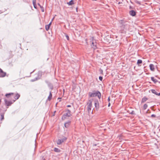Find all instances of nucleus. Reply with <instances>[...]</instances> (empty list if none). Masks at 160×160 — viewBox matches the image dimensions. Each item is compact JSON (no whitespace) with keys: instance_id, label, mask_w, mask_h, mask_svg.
<instances>
[{"instance_id":"f257e3e1","label":"nucleus","mask_w":160,"mask_h":160,"mask_svg":"<svg viewBox=\"0 0 160 160\" xmlns=\"http://www.w3.org/2000/svg\"><path fill=\"white\" fill-rule=\"evenodd\" d=\"M119 22L120 24V27L121 31L126 32V31L129 30V25L128 22L121 20L119 21Z\"/></svg>"},{"instance_id":"f03ea898","label":"nucleus","mask_w":160,"mask_h":160,"mask_svg":"<svg viewBox=\"0 0 160 160\" xmlns=\"http://www.w3.org/2000/svg\"><path fill=\"white\" fill-rule=\"evenodd\" d=\"M93 101V99H91L89 100L87 102L86 106H87V110L88 113H92V102Z\"/></svg>"},{"instance_id":"7ed1b4c3","label":"nucleus","mask_w":160,"mask_h":160,"mask_svg":"<svg viewBox=\"0 0 160 160\" xmlns=\"http://www.w3.org/2000/svg\"><path fill=\"white\" fill-rule=\"evenodd\" d=\"M88 95L90 97H94L97 96L100 99L101 97V94L98 91H93L91 92H89Z\"/></svg>"},{"instance_id":"20e7f679","label":"nucleus","mask_w":160,"mask_h":160,"mask_svg":"<svg viewBox=\"0 0 160 160\" xmlns=\"http://www.w3.org/2000/svg\"><path fill=\"white\" fill-rule=\"evenodd\" d=\"M66 111L67 112L65 113L62 117V119L63 120H64L67 117H70L72 115L71 113V111L67 109Z\"/></svg>"},{"instance_id":"39448f33","label":"nucleus","mask_w":160,"mask_h":160,"mask_svg":"<svg viewBox=\"0 0 160 160\" xmlns=\"http://www.w3.org/2000/svg\"><path fill=\"white\" fill-rule=\"evenodd\" d=\"M67 138L64 137L63 138L61 139H58L57 141V144L58 145H60L67 140Z\"/></svg>"},{"instance_id":"423d86ee","label":"nucleus","mask_w":160,"mask_h":160,"mask_svg":"<svg viewBox=\"0 0 160 160\" xmlns=\"http://www.w3.org/2000/svg\"><path fill=\"white\" fill-rule=\"evenodd\" d=\"M6 75V73L4 72L0 68V77H4Z\"/></svg>"},{"instance_id":"0eeeda50","label":"nucleus","mask_w":160,"mask_h":160,"mask_svg":"<svg viewBox=\"0 0 160 160\" xmlns=\"http://www.w3.org/2000/svg\"><path fill=\"white\" fill-rule=\"evenodd\" d=\"M94 105L96 109H98L99 108V103L98 101L97 100H95L94 101Z\"/></svg>"},{"instance_id":"6e6552de","label":"nucleus","mask_w":160,"mask_h":160,"mask_svg":"<svg viewBox=\"0 0 160 160\" xmlns=\"http://www.w3.org/2000/svg\"><path fill=\"white\" fill-rule=\"evenodd\" d=\"M129 14L132 16H134L136 15V12L133 10H131L129 11Z\"/></svg>"},{"instance_id":"1a4fd4ad","label":"nucleus","mask_w":160,"mask_h":160,"mask_svg":"<svg viewBox=\"0 0 160 160\" xmlns=\"http://www.w3.org/2000/svg\"><path fill=\"white\" fill-rule=\"evenodd\" d=\"M71 122L70 121H68V122H65L64 124V126L66 128H68L69 127L70 124Z\"/></svg>"},{"instance_id":"9d476101","label":"nucleus","mask_w":160,"mask_h":160,"mask_svg":"<svg viewBox=\"0 0 160 160\" xmlns=\"http://www.w3.org/2000/svg\"><path fill=\"white\" fill-rule=\"evenodd\" d=\"M5 102L6 105L8 106H10L12 103L11 102L8 101L6 100H5Z\"/></svg>"},{"instance_id":"9b49d317","label":"nucleus","mask_w":160,"mask_h":160,"mask_svg":"<svg viewBox=\"0 0 160 160\" xmlns=\"http://www.w3.org/2000/svg\"><path fill=\"white\" fill-rule=\"evenodd\" d=\"M149 67H150V69L152 71H154V70H155V68H154V66L153 64H150L149 65Z\"/></svg>"},{"instance_id":"f8f14e48","label":"nucleus","mask_w":160,"mask_h":160,"mask_svg":"<svg viewBox=\"0 0 160 160\" xmlns=\"http://www.w3.org/2000/svg\"><path fill=\"white\" fill-rule=\"evenodd\" d=\"M51 23L52 22H51L48 25H46L45 29L47 31H48L49 30Z\"/></svg>"},{"instance_id":"ddd939ff","label":"nucleus","mask_w":160,"mask_h":160,"mask_svg":"<svg viewBox=\"0 0 160 160\" xmlns=\"http://www.w3.org/2000/svg\"><path fill=\"white\" fill-rule=\"evenodd\" d=\"M92 47L94 49H95L96 48V43H94V41L92 42Z\"/></svg>"},{"instance_id":"4468645a","label":"nucleus","mask_w":160,"mask_h":160,"mask_svg":"<svg viewBox=\"0 0 160 160\" xmlns=\"http://www.w3.org/2000/svg\"><path fill=\"white\" fill-rule=\"evenodd\" d=\"M52 97V94L51 91H50L49 93V95L48 97V100L50 101Z\"/></svg>"},{"instance_id":"2eb2a0df","label":"nucleus","mask_w":160,"mask_h":160,"mask_svg":"<svg viewBox=\"0 0 160 160\" xmlns=\"http://www.w3.org/2000/svg\"><path fill=\"white\" fill-rule=\"evenodd\" d=\"M54 151L57 152H61V150L58 148H55L54 149Z\"/></svg>"},{"instance_id":"dca6fc26","label":"nucleus","mask_w":160,"mask_h":160,"mask_svg":"<svg viewBox=\"0 0 160 160\" xmlns=\"http://www.w3.org/2000/svg\"><path fill=\"white\" fill-rule=\"evenodd\" d=\"M148 100V98L146 97L143 98L141 101L142 103H143L145 102Z\"/></svg>"},{"instance_id":"f3484780","label":"nucleus","mask_w":160,"mask_h":160,"mask_svg":"<svg viewBox=\"0 0 160 160\" xmlns=\"http://www.w3.org/2000/svg\"><path fill=\"white\" fill-rule=\"evenodd\" d=\"M142 63V61L141 59H139L138 60L137 62V64L138 65V66H140L141 65H139L140 64H141Z\"/></svg>"},{"instance_id":"a211bd4d","label":"nucleus","mask_w":160,"mask_h":160,"mask_svg":"<svg viewBox=\"0 0 160 160\" xmlns=\"http://www.w3.org/2000/svg\"><path fill=\"white\" fill-rule=\"evenodd\" d=\"M20 95L19 94H18V93L16 94L15 96L14 97V98H15V100L18 99L20 97Z\"/></svg>"},{"instance_id":"6ab92c4d","label":"nucleus","mask_w":160,"mask_h":160,"mask_svg":"<svg viewBox=\"0 0 160 160\" xmlns=\"http://www.w3.org/2000/svg\"><path fill=\"white\" fill-rule=\"evenodd\" d=\"M74 4L73 1V0H71L69 2L67 3V4L69 5H71Z\"/></svg>"},{"instance_id":"aec40b11","label":"nucleus","mask_w":160,"mask_h":160,"mask_svg":"<svg viewBox=\"0 0 160 160\" xmlns=\"http://www.w3.org/2000/svg\"><path fill=\"white\" fill-rule=\"evenodd\" d=\"M151 80L153 81L155 83H156L158 81L157 79H154V78L153 77H152L151 78Z\"/></svg>"},{"instance_id":"412c9836","label":"nucleus","mask_w":160,"mask_h":160,"mask_svg":"<svg viewBox=\"0 0 160 160\" xmlns=\"http://www.w3.org/2000/svg\"><path fill=\"white\" fill-rule=\"evenodd\" d=\"M152 91V92L155 94L158 95V93L154 89H152L151 90Z\"/></svg>"},{"instance_id":"4be33fe9","label":"nucleus","mask_w":160,"mask_h":160,"mask_svg":"<svg viewBox=\"0 0 160 160\" xmlns=\"http://www.w3.org/2000/svg\"><path fill=\"white\" fill-rule=\"evenodd\" d=\"M36 0H33V5L34 6V8H36Z\"/></svg>"},{"instance_id":"5701e85b","label":"nucleus","mask_w":160,"mask_h":160,"mask_svg":"<svg viewBox=\"0 0 160 160\" xmlns=\"http://www.w3.org/2000/svg\"><path fill=\"white\" fill-rule=\"evenodd\" d=\"M13 93H7L6 94L5 96L7 97L8 98L9 97V96H10L11 95H13Z\"/></svg>"},{"instance_id":"b1692460","label":"nucleus","mask_w":160,"mask_h":160,"mask_svg":"<svg viewBox=\"0 0 160 160\" xmlns=\"http://www.w3.org/2000/svg\"><path fill=\"white\" fill-rule=\"evenodd\" d=\"M148 107V105L146 104H144L143 106V109L145 110L147 109Z\"/></svg>"},{"instance_id":"393cba45","label":"nucleus","mask_w":160,"mask_h":160,"mask_svg":"<svg viewBox=\"0 0 160 160\" xmlns=\"http://www.w3.org/2000/svg\"><path fill=\"white\" fill-rule=\"evenodd\" d=\"M4 114H2L1 115V120L2 121V120H3V119H4Z\"/></svg>"},{"instance_id":"a878e982","label":"nucleus","mask_w":160,"mask_h":160,"mask_svg":"<svg viewBox=\"0 0 160 160\" xmlns=\"http://www.w3.org/2000/svg\"><path fill=\"white\" fill-rule=\"evenodd\" d=\"M130 113L131 114H135V112L134 111H132L131 112H130Z\"/></svg>"},{"instance_id":"bb28decb","label":"nucleus","mask_w":160,"mask_h":160,"mask_svg":"<svg viewBox=\"0 0 160 160\" xmlns=\"http://www.w3.org/2000/svg\"><path fill=\"white\" fill-rule=\"evenodd\" d=\"M65 36L67 39L68 40H69V36H68V35H67V34H66L65 35Z\"/></svg>"},{"instance_id":"cd10ccee","label":"nucleus","mask_w":160,"mask_h":160,"mask_svg":"<svg viewBox=\"0 0 160 160\" xmlns=\"http://www.w3.org/2000/svg\"><path fill=\"white\" fill-rule=\"evenodd\" d=\"M136 2L138 4H139V5H140L141 4V3L139 1H136Z\"/></svg>"},{"instance_id":"c85d7f7f","label":"nucleus","mask_w":160,"mask_h":160,"mask_svg":"<svg viewBox=\"0 0 160 160\" xmlns=\"http://www.w3.org/2000/svg\"><path fill=\"white\" fill-rule=\"evenodd\" d=\"M99 79L100 81H102V77H101V76H100V77H99Z\"/></svg>"},{"instance_id":"c756f323","label":"nucleus","mask_w":160,"mask_h":160,"mask_svg":"<svg viewBox=\"0 0 160 160\" xmlns=\"http://www.w3.org/2000/svg\"><path fill=\"white\" fill-rule=\"evenodd\" d=\"M151 117H156V115L154 114H152L151 115Z\"/></svg>"},{"instance_id":"7c9ffc66","label":"nucleus","mask_w":160,"mask_h":160,"mask_svg":"<svg viewBox=\"0 0 160 160\" xmlns=\"http://www.w3.org/2000/svg\"><path fill=\"white\" fill-rule=\"evenodd\" d=\"M41 8V10L42 11V12H43L44 11V9L42 7V8Z\"/></svg>"},{"instance_id":"2f4dec72","label":"nucleus","mask_w":160,"mask_h":160,"mask_svg":"<svg viewBox=\"0 0 160 160\" xmlns=\"http://www.w3.org/2000/svg\"><path fill=\"white\" fill-rule=\"evenodd\" d=\"M38 5H39L40 6V8H42V7L41 6L39 3H38Z\"/></svg>"},{"instance_id":"473e14b6","label":"nucleus","mask_w":160,"mask_h":160,"mask_svg":"<svg viewBox=\"0 0 160 160\" xmlns=\"http://www.w3.org/2000/svg\"><path fill=\"white\" fill-rule=\"evenodd\" d=\"M108 100L109 102L110 101V97H109L108 98Z\"/></svg>"},{"instance_id":"72a5a7b5","label":"nucleus","mask_w":160,"mask_h":160,"mask_svg":"<svg viewBox=\"0 0 160 160\" xmlns=\"http://www.w3.org/2000/svg\"><path fill=\"white\" fill-rule=\"evenodd\" d=\"M110 106V102H109L108 104V107H109Z\"/></svg>"},{"instance_id":"f704fd0d","label":"nucleus","mask_w":160,"mask_h":160,"mask_svg":"<svg viewBox=\"0 0 160 160\" xmlns=\"http://www.w3.org/2000/svg\"><path fill=\"white\" fill-rule=\"evenodd\" d=\"M67 107H71V106L70 105H68L67 106Z\"/></svg>"},{"instance_id":"c9c22d12","label":"nucleus","mask_w":160,"mask_h":160,"mask_svg":"<svg viewBox=\"0 0 160 160\" xmlns=\"http://www.w3.org/2000/svg\"><path fill=\"white\" fill-rule=\"evenodd\" d=\"M35 81V80H34H34L32 79V80H31V81H32V82H33V81Z\"/></svg>"},{"instance_id":"e433bc0d","label":"nucleus","mask_w":160,"mask_h":160,"mask_svg":"<svg viewBox=\"0 0 160 160\" xmlns=\"http://www.w3.org/2000/svg\"><path fill=\"white\" fill-rule=\"evenodd\" d=\"M97 145V144H95L93 145V146H96Z\"/></svg>"},{"instance_id":"4c0bfd02","label":"nucleus","mask_w":160,"mask_h":160,"mask_svg":"<svg viewBox=\"0 0 160 160\" xmlns=\"http://www.w3.org/2000/svg\"><path fill=\"white\" fill-rule=\"evenodd\" d=\"M158 96H160V92L158 93Z\"/></svg>"},{"instance_id":"58836bf2","label":"nucleus","mask_w":160,"mask_h":160,"mask_svg":"<svg viewBox=\"0 0 160 160\" xmlns=\"http://www.w3.org/2000/svg\"><path fill=\"white\" fill-rule=\"evenodd\" d=\"M121 3V2H118V4H120V3Z\"/></svg>"},{"instance_id":"ea45409f","label":"nucleus","mask_w":160,"mask_h":160,"mask_svg":"<svg viewBox=\"0 0 160 160\" xmlns=\"http://www.w3.org/2000/svg\"><path fill=\"white\" fill-rule=\"evenodd\" d=\"M58 99H61V98H58Z\"/></svg>"},{"instance_id":"a19ab883","label":"nucleus","mask_w":160,"mask_h":160,"mask_svg":"<svg viewBox=\"0 0 160 160\" xmlns=\"http://www.w3.org/2000/svg\"><path fill=\"white\" fill-rule=\"evenodd\" d=\"M43 160H45V159L44 158V159H43Z\"/></svg>"},{"instance_id":"79ce46f5","label":"nucleus","mask_w":160,"mask_h":160,"mask_svg":"<svg viewBox=\"0 0 160 160\" xmlns=\"http://www.w3.org/2000/svg\"><path fill=\"white\" fill-rule=\"evenodd\" d=\"M53 19H54V18H53L52 20H53Z\"/></svg>"},{"instance_id":"37998d69","label":"nucleus","mask_w":160,"mask_h":160,"mask_svg":"<svg viewBox=\"0 0 160 160\" xmlns=\"http://www.w3.org/2000/svg\"><path fill=\"white\" fill-rule=\"evenodd\" d=\"M53 19H54V18H53L52 20H53Z\"/></svg>"},{"instance_id":"c03bdc74","label":"nucleus","mask_w":160,"mask_h":160,"mask_svg":"<svg viewBox=\"0 0 160 160\" xmlns=\"http://www.w3.org/2000/svg\"><path fill=\"white\" fill-rule=\"evenodd\" d=\"M53 19H54V18H53L52 20H53Z\"/></svg>"},{"instance_id":"a18cd8bd","label":"nucleus","mask_w":160,"mask_h":160,"mask_svg":"<svg viewBox=\"0 0 160 160\" xmlns=\"http://www.w3.org/2000/svg\"><path fill=\"white\" fill-rule=\"evenodd\" d=\"M63 92H64V89H63Z\"/></svg>"},{"instance_id":"49530a36","label":"nucleus","mask_w":160,"mask_h":160,"mask_svg":"<svg viewBox=\"0 0 160 160\" xmlns=\"http://www.w3.org/2000/svg\"><path fill=\"white\" fill-rule=\"evenodd\" d=\"M159 10H160V8L159 9Z\"/></svg>"}]
</instances>
